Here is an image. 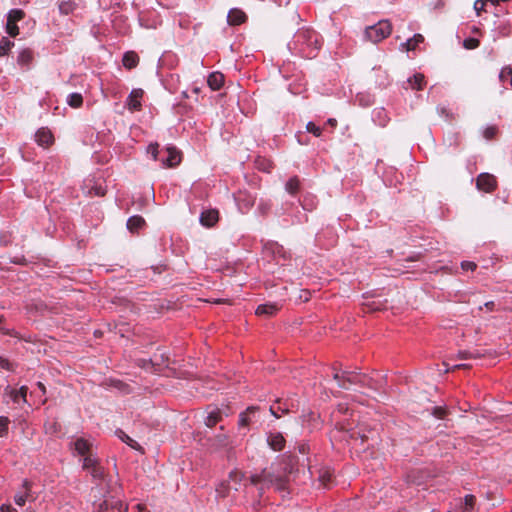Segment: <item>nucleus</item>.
I'll use <instances>...</instances> for the list:
<instances>
[{"mask_svg": "<svg viewBox=\"0 0 512 512\" xmlns=\"http://www.w3.org/2000/svg\"><path fill=\"white\" fill-rule=\"evenodd\" d=\"M485 3L483 0H476L474 3V9L476 13L479 15L481 11H484Z\"/></svg>", "mask_w": 512, "mask_h": 512, "instance_id": "nucleus-54", "label": "nucleus"}, {"mask_svg": "<svg viewBox=\"0 0 512 512\" xmlns=\"http://www.w3.org/2000/svg\"><path fill=\"white\" fill-rule=\"evenodd\" d=\"M302 206H303L304 209H309V210L312 209V205H308V203H307V198H305L303 200Z\"/></svg>", "mask_w": 512, "mask_h": 512, "instance_id": "nucleus-63", "label": "nucleus"}, {"mask_svg": "<svg viewBox=\"0 0 512 512\" xmlns=\"http://www.w3.org/2000/svg\"><path fill=\"white\" fill-rule=\"evenodd\" d=\"M280 309L277 303L261 304L256 308V315L272 316Z\"/></svg>", "mask_w": 512, "mask_h": 512, "instance_id": "nucleus-17", "label": "nucleus"}, {"mask_svg": "<svg viewBox=\"0 0 512 512\" xmlns=\"http://www.w3.org/2000/svg\"><path fill=\"white\" fill-rule=\"evenodd\" d=\"M498 134V128L495 125L487 126L483 129L482 135L486 140H492Z\"/></svg>", "mask_w": 512, "mask_h": 512, "instance_id": "nucleus-34", "label": "nucleus"}, {"mask_svg": "<svg viewBox=\"0 0 512 512\" xmlns=\"http://www.w3.org/2000/svg\"><path fill=\"white\" fill-rule=\"evenodd\" d=\"M67 103L72 108H79L83 104V97L80 93H71L67 97Z\"/></svg>", "mask_w": 512, "mask_h": 512, "instance_id": "nucleus-30", "label": "nucleus"}, {"mask_svg": "<svg viewBox=\"0 0 512 512\" xmlns=\"http://www.w3.org/2000/svg\"><path fill=\"white\" fill-rule=\"evenodd\" d=\"M0 512H18L17 509L12 507L10 504H2L0 506Z\"/></svg>", "mask_w": 512, "mask_h": 512, "instance_id": "nucleus-56", "label": "nucleus"}, {"mask_svg": "<svg viewBox=\"0 0 512 512\" xmlns=\"http://www.w3.org/2000/svg\"><path fill=\"white\" fill-rule=\"evenodd\" d=\"M476 498L474 495L468 494L464 497V502L461 504L460 508L462 512H470L475 504Z\"/></svg>", "mask_w": 512, "mask_h": 512, "instance_id": "nucleus-32", "label": "nucleus"}, {"mask_svg": "<svg viewBox=\"0 0 512 512\" xmlns=\"http://www.w3.org/2000/svg\"><path fill=\"white\" fill-rule=\"evenodd\" d=\"M137 508V512H150L146 506L142 505V504H137L136 506Z\"/></svg>", "mask_w": 512, "mask_h": 512, "instance_id": "nucleus-59", "label": "nucleus"}, {"mask_svg": "<svg viewBox=\"0 0 512 512\" xmlns=\"http://www.w3.org/2000/svg\"><path fill=\"white\" fill-rule=\"evenodd\" d=\"M268 445L274 451H281L285 447V438L279 432L270 433L268 438Z\"/></svg>", "mask_w": 512, "mask_h": 512, "instance_id": "nucleus-13", "label": "nucleus"}, {"mask_svg": "<svg viewBox=\"0 0 512 512\" xmlns=\"http://www.w3.org/2000/svg\"><path fill=\"white\" fill-rule=\"evenodd\" d=\"M495 306V303L493 301H489L485 303V307L489 310H492Z\"/></svg>", "mask_w": 512, "mask_h": 512, "instance_id": "nucleus-62", "label": "nucleus"}, {"mask_svg": "<svg viewBox=\"0 0 512 512\" xmlns=\"http://www.w3.org/2000/svg\"><path fill=\"white\" fill-rule=\"evenodd\" d=\"M235 201L242 213L249 211L256 201V196L247 191H239L235 196Z\"/></svg>", "mask_w": 512, "mask_h": 512, "instance_id": "nucleus-7", "label": "nucleus"}, {"mask_svg": "<svg viewBox=\"0 0 512 512\" xmlns=\"http://www.w3.org/2000/svg\"><path fill=\"white\" fill-rule=\"evenodd\" d=\"M300 186V181L297 177L290 178L285 185V189L288 193L294 195L298 192Z\"/></svg>", "mask_w": 512, "mask_h": 512, "instance_id": "nucleus-31", "label": "nucleus"}, {"mask_svg": "<svg viewBox=\"0 0 512 512\" xmlns=\"http://www.w3.org/2000/svg\"><path fill=\"white\" fill-rule=\"evenodd\" d=\"M443 365L446 366V369H445L446 372L453 371L455 369H461V368L466 369L469 367L467 364H454V365L450 366L449 363H447V362H444Z\"/></svg>", "mask_w": 512, "mask_h": 512, "instance_id": "nucleus-49", "label": "nucleus"}, {"mask_svg": "<svg viewBox=\"0 0 512 512\" xmlns=\"http://www.w3.org/2000/svg\"><path fill=\"white\" fill-rule=\"evenodd\" d=\"M35 141L38 143V145L43 147H48L51 145L54 141L53 135L51 131L47 128H40L35 133Z\"/></svg>", "mask_w": 512, "mask_h": 512, "instance_id": "nucleus-11", "label": "nucleus"}, {"mask_svg": "<svg viewBox=\"0 0 512 512\" xmlns=\"http://www.w3.org/2000/svg\"><path fill=\"white\" fill-rule=\"evenodd\" d=\"M497 186V180L494 175L481 173L476 178V187L478 190L491 193Z\"/></svg>", "mask_w": 512, "mask_h": 512, "instance_id": "nucleus-6", "label": "nucleus"}, {"mask_svg": "<svg viewBox=\"0 0 512 512\" xmlns=\"http://www.w3.org/2000/svg\"><path fill=\"white\" fill-rule=\"evenodd\" d=\"M391 32L392 25L389 20H380L375 25L365 29V37L373 43H378L387 38Z\"/></svg>", "mask_w": 512, "mask_h": 512, "instance_id": "nucleus-3", "label": "nucleus"}, {"mask_svg": "<svg viewBox=\"0 0 512 512\" xmlns=\"http://www.w3.org/2000/svg\"><path fill=\"white\" fill-rule=\"evenodd\" d=\"M269 410H270L271 414H272V415H274L276 418H278V417H279V415L277 414V410H282L283 412H286V411H287V409H286V408H285V409H282L280 406H277V407H276L275 405L270 406V409H269Z\"/></svg>", "mask_w": 512, "mask_h": 512, "instance_id": "nucleus-57", "label": "nucleus"}, {"mask_svg": "<svg viewBox=\"0 0 512 512\" xmlns=\"http://www.w3.org/2000/svg\"><path fill=\"white\" fill-rule=\"evenodd\" d=\"M28 387L21 386L18 390L7 386L4 390V398H9L12 402L19 404L27 403Z\"/></svg>", "mask_w": 512, "mask_h": 512, "instance_id": "nucleus-9", "label": "nucleus"}, {"mask_svg": "<svg viewBox=\"0 0 512 512\" xmlns=\"http://www.w3.org/2000/svg\"><path fill=\"white\" fill-rule=\"evenodd\" d=\"M73 445V448H74V451L78 454V455H81V456H86L87 454H90L92 453L91 451V443L85 439V438H77L74 440V442L72 443Z\"/></svg>", "mask_w": 512, "mask_h": 512, "instance_id": "nucleus-12", "label": "nucleus"}, {"mask_svg": "<svg viewBox=\"0 0 512 512\" xmlns=\"http://www.w3.org/2000/svg\"><path fill=\"white\" fill-rule=\"evenodd\" d=\"M122 62L127 69L135 68L139 63V56L134 51H128L124 54Z\"/></svg>", "mask_w": 512, "mask_h": 512, "instance_id": "nucleus-23", "label": "nucleus"}, {"mask_svg": "<svg viewBox=\"0 0 512 512\" xmlns=\"http://www.w3.org/2000/svg\"><path fill=\"white\" fill-rule=\"evenodd\" d=\"M424 37L421 34H415L412 38L408 39L406 42L401 43L400 49L402 51H411L415 50L416 47L423 43Z\"/></svg>", "mask_w": 512, "mask_h": 512, "instance_id": "nucleus-20", "label": "nucleus"}, {"mask_svg": "<svg viewBox=\"0 0 512 512\" xmlns=\"http://www.w3.org/2000/svg\"><path fill=\"white\" fill-rule=\"evenodd\" d=\"M60 12L63 14H69L72 10V5L69 2H62L59 5Z\"/></svg>", "mask_w": 512, "mask_h": 512, "instance_id": "nucleus-50", "label": "nucleus"}, {"mask_svg": "<svg viewBox=\"0 0 512 512\" xmlns=\"http://www.w3.org/2000/svg\"><path fill=\"white\" fill-rule=\"evenodd\" d=\"M144 91L142 89H133L128 98L126 105L130 111H138L141 109V99L143 97Z\"/></svg>", "mask_w": 512, "mask_h": 512, "instance_id": "nucleus-10", "label": "nucleus"}, {"mask_svg": "<svg viewBox=\"0 0 512 512\" xmlns=\"http://www.w3.org/2000/svg\"><path fill=\"white\" fill-rule=\"evenodd\" d=\"M447 414V411L443 407H434L432 410V415L438 419H443Z\"/></svg>", "mask_w": 512, "mask_h": 512, "instance_id": "nucleus-47", "label": "nucleus"}, {"mask_svg": "<svg viewBox=\"0 0 512 512\" xmlns=\"http://www.w3.org/2000/svg\"><path fill=\"white\" fill-rule=\"evenodd\" d=\"M24 17V12L19 9L11 10L8 14L7 21L17 23Z\"/></svg>", "mask_w": 512, "mask_h": 512, "instance_id": "nucleus-37", "label": "nucleus"}, {"mask_svg": "<svg viewBox=\"0 0 512 512\" xmlns=\"http://www.w3.org/2000/svg\"><path fill=\"white\" fill-rule=\"evenodd\" d=\"M23 489L24 491L18 492L14 496V501L18 506H24L27 499L29 498V491H30V483L25 480L23 482Z\"/></svg>", "mask_w": 512, "mask_h": 512, "instance_id": "nucleus-22", "label": "nucleus"}, {"mask_svg": "<svg viewBox=\"0 0 512 512\" xmlns=\"http://www.w3.org/2000/svg\"><path fill=\"white\" fill-rule=\"evenodd\" d=\"M10 420L6 416H0V437H7L9 431Z\"/></svg>", "mask_w": 512, "mask_h": 512, "instance_id": "nucleus-36", "label": "nucleus"}, {"mask_svg": "<svg viewBox=\"0 0 512 512\" xmlns=\"http://www.w3.org/2000/svg\"><path fill=\"white\" fill-rule=\"evenodd\" d=\"M270 208H271L270 203L265 200H260V202L257 206V210L259 211V213L261 215H266L268 213V211L270 210Z\"/></svg>", "mask_w": 512, "mask_h": 512, "instance_id": "nucleus-45", "label": "nucleus"}, {"mask_svg": "<svg viewBox=\"0 0 512 512\" xmlns=\"http://www.w3.org/2000/svg\"><path fill=\"white\" fill-rule=\"evenodd\" d=\"M510 30H511V27H510L509 23L502 22V21L499 22V24L497 25V27L495 29L497 36H501V37L508 36L510 34Z\"/></svg>", "mask_w": 512, "mask_h": 512, "instance_id": "nucleus-35", "label": "nucleus"}, {"mask_svg": "<svg viewBox=\"0 0 512 512\" xmlns=\"http://www.w3.org/2000/svg\"><path fill=\"white\" fill-rule=\"evenodd\" d=\"M91 476L94 478V479H98V480H101L104 478V469L103 467L98 464L96 465L95 467H93L90 471H88Z\"/></svg>", "mask_w": 512, "mask_h": 512, "instance_id": "nucleus-40", "label": "nucleus"}, {"mask_svg": "<svg viewBox=\"0 0 512 512\" xmlns=\"http://www.w3.org/2000/svg\"><path fill=\"white\" fill-rule=\"evenodd\" d=\"M461 267L463 270H475L477 265L474 263V262H470V261H463L461 263Z\"/></svg>", "mask_w": 512, "mask_h": 512, "instance_id": "nucleus-53", "label": "nucleus"}, {"mask_svg": "<svg viewBox=\"0 0 512 512\" xmlns=\"http://www.w3.org/2000/svg\"><path fill=\"white\" fill-rule=\"evenodd\" d=\"M145 225V220L138 215L132 216L127 221V228L131 232H136Z\"/></svg>", "mask_w": 512, "mask_h": 512, "instance_id": "nucleus-26", "label": "nucleus"}, {"mask_svg": "<svg viewBox=\"0 0 512 512\" xmlns=\"http://www.w3.org/2000/svg\"><path fill=\"white\" fill-rule=\"evenodd\" d=\"M207 83L212 90H219L224 84V75L220 72H213L208 76Z\"/></svg>", "mask_w": 512, "mask_h": 512, "instance_id": "nucleus-21", "label": "nucleus"}, {"mask_svg": "<svg viewBox=\"0 0 512 512\" xmlns=\"http://www.w3.org/2000/svg\"><path fill=\"white\" fill-rule=\"evenodd\" d=\"M296 465L297 460L294 456L283 455L271 465L270 471L264 469L261 474L251 475L249 481L252 485L258 486L260 497L264 494L265 487L270 486L283 496L288 495L291 475L296 471Z\"/></svg>", "mask_w": 512, "mask_h": 512, "instance_id": "nucleus-1", "label": "nucleus"}, {"mask_svg": "<svg viewBox=\"0 0 512 512\" xmlns=\"http://www.w3.org/2000/svg\"><path fill=\"white\" fill-rule=\"evenodd\" d=\"M475 357H476V355H474L473 353L468 352V351H460L457 354V358L460 360H466V359L475 358Z\"/></svg>", "mask_w": 512, "mask_h": 512, "instance_id": "nucleus-51", "label": "nucleus"}, {"mask_svg": "<svg viewBox=\"0 0 512 512\" xmlns=\"http://www.w3.org/2000/svg\"><path fill=\"white\" fill-rule=\"evenodd\" d=\"M37 387L39 388V390L41 391V393L43 395L46 394V387H45V385L42 382H38L37 383Z\"/></svg>", "mask_w": 512, "mask_h": 512, "instance_id": "nucleus-60", "label": "nucleus"}, {"mask_svg": "<svg viewBox=\"0 0 512 512\" xmlns=\"http://www.w3.org/2000/svg\"><path fill=\"white\" fill-rule=\"evenodd\" d=\"M480 42L476 38H467L463 41V46L466 49H475L479 46Z\"/></svg>", "mask_w": 512, "mask_h": 512, "instance_id": "nucleus-43", "label": "nucleus"}, {"mask_svg": "<svg viewBox=\"0 0 512 512\" xmlns=\"http://www.w3.org/2000/svg\"><path fill=\"white\" fill-rule=\"evenodd\" d=\"M499 78L502 82L509 80L512 86V68L510 66L502 68L499 74Z\"/></svg>", "mask_w": 512, "mask_h": 512, "instance_id": "nucleus-38", "label": "nucleus"}, {"mask_svg": "<svg viewBox=\"0 0 512 512\" xmlns=\"http://www.w3.org/2000/svg\"><path fill=\"white\" fill-rule=\"evenodd\" d=\"M0 368L8 370V371H13L14 365L8 359L0 356Z\"/></svg>", "mask_w": 512, "mask_h": 512, "instance_id": "nucleus-48", "label": "nucleus"}, {"mask_svg": "<svg viewBox=\"0 0 512 512\" xmlns=\"http://www.w3.org/2000/svg\"><path fill=\"white\" fill-rule=\"evenodd\" d=\"M210 446L215 450L225 448L229 445V437L225 433H220L213 438H209Z\"/></svg>", "mask_w": 512, "mask_h": 512, "instance_id": "nucleus-18", "label": "nucleus"}, {"mask_svg": "<svg viewBox=\"0 0 512 512\" xmlns=\"http://www.w3.org/2000/svg\"><path fill=\"white\" fill-rule=\"evenodd\" d=\"M161 153L160 162L166 167H174L181 161L180 152L175 147H167Z\"/></svg>", "mask_w": 512, "mask_h": 512, "instance_id": "nucleus-8", "label": "nucleus"}, {"mask_svg": "<svg viewBox=\"0 0 512 512\" xmlns=\"http://www.w3.org/2000/svg\"><path fill=\"white\" fill-rule=\"evenodd\" d=\"M99 464V459L93 453L87 454L83 457V465L82 468L84 470L90 471L93 467Z\"/></svg>", "mask_w": 512, "mask_h": 512, "instance_id": "nucleus-28", "label": "nucleus"}, {"mask_svg": "<svg viewBox=\"0 0 512 512\" xmlns=\"http://www.w3.org/2000/svg\"><path fill=\"white\" fill-rule=\"evenodd\" d=\"M309 296H310L309 292L303 291V295H300V298L303 299L304 301H308Z\"/></svg>", "mask_w": 512, "mask_h": 512, "instance_id": "nucleus-61", "label": "nucleus"}, {"mask_svg": "<svg viewBox=\"0 0 512 512\" xmlns=\"http://www.w3.org/2000/svg\"><path fill=\"white\" fill-rule=\"evenodd\" d=\"M259 423V408L256 406L248 407L239 415L238 425L240 428H248Z\"/></svg>", "mask_w": 512, "mask_h": 512, "instance_id": "nucleus-5", "label": "nucleus"}, {"mask_svg": "<svg viewBox=\"0 0 512 512\" xmlns=\"http://www.w3.org/2000/svg\"><path fill=\"white\" fill-rule=\"evenodd\" d=\"M245 478L244 473L238 470H233L229 474V481L233 483L234 490L238 491L241 486V482Z\"/></svg>", "mask_w": 512, "mask_h": 512, "instance_id": "nucleus-27", "label": "nucleus"}, {"mask_svg": "<svg viewBox=\"0 0 512 512\" xmlns=\"http://www.w3.org/2000/svg\"><path fill=\"white\" fill-rule=\"evenodd\" d=\"M92 190H94V194L96 196H104L106 193L105 188H103L101 185H96L95 187L92 188Z\"/></svg>", "mask_w": 512, "mask_h": 512, "instance_id": "nucleus-55", "label": "nucleus"}, {"mask_svg": "<svg viewBox=\"0 0 512 512\" xmlns=\"http://www.w3.org/2000/svg\"><path fill=\"white\" fill-rule=\"evenodd\" d=\"M361 373L352 370L338 371L334 369L333 379L337 381L338 386L343 389H349L350 385H358Z\"/></svg>", "mask_w": 512, "mask_h": 512, "instance_id": "nucleus-4", "label": "nucleus"}, {"mask_svg": "<svg viewBox=\"0 0 512 512\" xmlns=\"http://www.w3.org/2000/svg\"><path fill=\"white\" fill-rule=\"evenodd\" d=\"M332 479V474L328 470H323L319 474V481L324 487H327Z\"/></svg>", "mask_w": 512, "mask_h": 512, "instance_id": "nucleus-41", "label": "nucleus"}, {"mask_svg": "<svg viewBox=\"0 0 512 512\" xmlns=\"http://www.w3.org/2000/svg\"><path fill=\"white\" fill-rule=\"evenodd\" d=\"M116 435L122 442L126 443L132 449L144 453V449L142 448V446L134 439H132L128 434H126L123 430H117Z\"/></svg>", "mask_w": 512, "mask_h": 512, "instance_id": "nucleus-19", "label": "nucleus"}, {"mask_svg": "<svg viewBox=\"0 0 512 512\" xmlns=\"http://www.w3.org/2000/svg\"><path fill=\"white\" fill-rule=\"evenodd\" d=\"M148 152L152 155L154 160L160 161L162 155L161 151L158 150V144H150L148 146Z\"/></svg>", "mask_w": 512, "mask_h": 512, "instance_id": "nucleus-44", "label": "nucleus"}, {"mask_svg": "<svg viewBox=\"0 0 512 512\" xmlns=\"http://www.w3.org/2000/svg\"><path fill=\"white\" fill-rule=\"evenodd\" d=\"M246 19V14L237 8L231 9L227 15V21L230 25H240L244 23Z\"/></svg>", "mask_w": 512, "mask_h": 512, "instance_id": "nucleus-14", "label": "nucleus"}, {"mask_svg": "<svg viewBox=\"0 0 512 512\" xmlns=\"http://www.w3.org/2000/svg\"><path fill=\"white\" fill-rule=\"evenodd\" d=\"M33 60V52L30 49H23L18 55V63L22 66H28Z\"/></svg>", "mask_w": 512, "mask_h": 512, "instance_id": "nucleus-29", "label": "nucleus"}, {"mask_svg": "<svg viewBox=\"0 0 512 512\" xmlns=\"http://www.w3.org/2000/svg\"><path fill=\"white\" fill-rule=\"evenodd\" d=\"M306 450H307L306 445L302 444V445L299 446L300 453L305 454Z\"/></svg>", "mask_w": 512, "mask_h": 512, "instance_id": "nucleus-64", "label": "nucleus"}, {"mask_svg": "<svg viewBox=\"0 0 512 512\" xmlns=\"http://www.w3.org/2000/svg\"><path fill=\"white\" fill-rule=\"evenodd\" d=\"M358 385H360L362 387H369L372 389H377L378 382L365 374H361V378H360Z\"/></svg>", "mask_w": 512, "mask_h": 512, "instance_id": "nucleus-33", "label": "nucleus"}, {"mask_svg": "<svg viewBox=\"0 0 512 512\" xmlns=\"http://www.w3.org/2000/svg\"><path fill=\"white\" fill-rule=\"evenodd\" d=\"M157 357V354H154L150 359H139L138 365L146 370L157 371L158 369H154L156 366L160 367Z\"/></svg>", "mask_w": 512, "mask_h": 512, "instance_id": "nucleus-25", "label": "nucleus"}, {"mask_svg": "<svg viewBox=\"0 0 512 512\" xmlns=\"http://www.w3.org/2000/svg\"><path fill=\"white\" fill-rule=\"evenodd\" d=\"M6 32H7L11 37H15L16 35H18V33H19V29H18V26L16 25V23H12V22H8V21H7V24H6Z\"/></svg>", "mask_w": 512, "mask_h": 512, "instance_id": "nucleus-46", "label": "nucleus"}, {"mask_svg": "<svg viewBox=\"0 0 512 512\" xmlns=\"http://www.w3.org/2000/svg\"><path fill=\"white\" fill-rule=\"evenodd\" d=\"M216 492L217 494L220 496V497H226L228 495V490H227V486L225 483H222L217 489H216Z\"/></svg>", "mask_w": 512, "mask_h": 512, "instance_id": "nucleus-52", "label": "nucleus"}, {"mask_svg": "<svg viewBox=\"0 0 512 512\" xmlns=\"http://www.w3.org/2000/svg\"><path fill=\"white\" fill-rule=\"evenodd\" d=\"M320 46L319 35L310 28L299 29L289 44L290 49H294L305 58L315 57Z\"/></svg>", "mask_w": 512, "mask_h": 512, "instance_id": "nucleus-2", "label": "nucleus"}, {"mask_svg": "<svg viewBox=\"0 0 512 512\" xmlns=\"http://www.w3.org/2000/svg\"><path fill=\"white\" fill-rule=\"evenodd\" d=\"M218 221V211L214 209L206 210L201 213L200 223L203 226L211 227Z\"/></svg>", "mask_w": 512, "mask_h": 512, "instance_id": "nucleus-15", "label": "nucleus"}, {"mask_svg": "<svg viewBox=\"0 0 512 512\" xmlns=\"http://www.w3.org/2000/svg\"><path fill=\"white\" fill-rule=\"evenodd\" d=\"M222 412L215 408L213 410H211L210 412H208L206 418H205V425L207 427H213L215 426L217 423L221 422L222 421Z\"/></svg>", "mask_w": 512, "mask_h": 512, "instance_id": "nucleus-24", "label": "nucleus"}, {"mask_svg": "<svg viewBox=\"0 0 512 512\" xmlns=\"http://www.w3.org/2000/svg\"><path fill=\"white\" fill-rule=\"evenodd\" d=\"M306 130L307 132L313 134L316 137H320L322 134V129L313 122L307 123Z\"/></svg>", "mask_w": 512, "mask_h": 512, "instance_id": "nucleus-42", "label": "nucleus"}, {"mask_svg": "<svg viewBox=\"0 0 512 512\" xmlns=\"http://www.w3.org/2000/svg\"><path fill=\"white\" fill-rule=\"evenodd\" d=\"M13 45L14 43L11 42L9 39L3 38L0 43V56L7 55Z\"/></svg>", "mask_w": 512, "mask_h": 512, "instance_id": "nucleus-39", "label": "nucleus"}, {"mask_svg": "<svg viewBox=\"0 0 512 512\" xmlns=\"http://www.w3.org/2000/svg\"><path fill=\"white\" fill-rule=\"evenodd\" d=\"M425 85V78L423 74H415L412 77L408 78L406 81V85L403 87L405 89H413V90H422Z\"/></svg>", "mask_w": 512, "mask_h": 512, "instance_id": "nucleus-16", "label": "nucleus"}, {"mask_svg": "<svg viewBox=\"0 0 512 512\" xmlns=\"http://www.w3.org/2000/svg\"><path fill=\"white\" fill-rule=\"evenodd\" d=\"M156 354H157V356H158V357H157V359H158V362L160 363V366H161L165 361H167V360H168V357H167V356H165L163 353H160V354L156 353Z\"/></svg>", "mask_w": 512, "mask_h": 512, "instance_id": "nucleus-58", "label": "nucleus"}]
</instances>
